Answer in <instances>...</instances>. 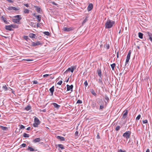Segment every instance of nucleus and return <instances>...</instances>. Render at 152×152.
<instances>
[{"mask_svg": "<svg viewBox=\"0 0 152 152\" xmlns=\"http://www.w3.org/2000/svg\"><path fill=\"white\" fill-rule=\"evenodd\" d=\"M63 30L65 31H69L73 30L72 27H64L63 28Z\"/></svg>", "mask_w": 152, "mask_h": 152, "instance_id": "6e6552de", "label": "nucleus"}, {"mask_svg": "<svg viewBox=\"0 0 152 152\" xmlns=\"http://www.w3.org/2000/svg\"><path fill=\"white\" fill-rule=\"evenodd\" d=\"M28 38V37L27 36H25L24 37V39H26L27 40V39Z\"/></svg>", "mask_w": 152, "mask_h": 152, "instance_id": "e2e57ef3", "label": "nucleus"}, {"mask_svg": "<svg viewBox=\"0 0 152 152\" xmlns=\"http://www.w3.org/2000/svg\"><path fill=\"white\" fill-rule=\"evenodd\" d=\"M52 104L57 109H58L60 107V106L59 105H58L57 104L55 103H53Z\"/></svg>", "mask_w": 152, "mask_h": 152, "instance_id": "a211bd4d", "label": "nucleus"}, {"mask_svg": "<svg viewBox=\"0 0 152 152\" xmlns=\"http://www.w3.org/2000/svg\"><path fill=\"white\" fill-rule=\"evenodd\" d=\"M62 83V80H60L57 83V84L59 85H61Z\"/></svg>", "mask_w": 152, "mask_h": 152, "instance_id": "37998d69", "label": "nucleus"}, {"mask_svg": "<svg viewBox=\"0 0 152 152\" xmlns=\"http://www.w3.org/2000/svg\"><path fill=\"white\" fill-rule=\"evenodd\" d=\"M76 66H72L70 68H69L64 73V74H67L68 72H73L74 69H76Z\"/></svg>", "mask_w": 152, "mask_h": 152, "instance_id": "20e7f679", "label": "nucleus"}, {"mask_svg": "<svg viewBox=\"0 0 152 152\" xmlns=\"http://www.w3.org/2000/svg\"><path fill=\"white\" fill-rule=\"evenodd\" d=\"M115 22L109 19L107 20L105 23V28H109L112 27L113 25L114 24Z\"/></svg>", "mask_w": 152, "mask_h": 152, "instance_id": "f257e3e1", "label": "nucleus"}, {"mask_svg": "<svg viewBox=\"0 0 152 152\" xmlns=\"http://www.w3.org/2000/svg\"><path fill=\"white\" fill-rule=\"evenodd\" d=\"M142 122L143 124H146V123H147L148 121L146 119V120H143Z\"/></svg>", "mask_w": 152, "mask_h": 152, "instance_id": "a18cd8bd", "label": "nucleus"}, {"mask_svg": "<svg viewBox=\"0 0 152 152\" xmlns=\"http://www.w3.org/2000/svg\"><path fill=\"white\" fill-rule=\"evenodd\" d=\"M7 86L8 85L3 86L2 87V90L4 91L5 92L7 91H8L10 88V87H8Z\"/></svg>", "mask_w": 152, "mask_h": 152, "instance_id": "0eeeda50", "label": "nucleus"}, {"mask_svg": "<svg viewBox=\"0 0 152 152\" xmlns=\"http://www.w3.org/2000/svg\"><path fill=\"white\" fill-rule=\"evenodd\" d=\"M7 9L9 10H13L15 11H18L20 9V8L19 7H9Z\"/></svg>", "mask_w": 152, "mask_h": 152, "instance_id": "423d86ee", "label": "nucleus"}, {"mask_svg": "<svg viewBox=\"0 0 152 152\" xmlns=\"http://www.w3.org/2000/svg\"><path fill=\"white\" fill-rule=\"evenodd\" d=\"M143 34L141 32H139L138 33V37L140 39H142L143 38Z\"/></svg>", "mask_w": 152, "mask_h": 152, "instance_id": "a878e982", "label": "nucleus"}, {"mask_svg": "<svg viewBox=\"0 0 152 152\" xmlns=\"http://www.w3.org/2000/svg\"><path fill=\"white\" fill-rule=\"evenodd\" d=\"M131 50H129V51L128 53L127 54V57L130 58V56H131Z\"/></svg>", "mask_w": 152, "mask_h": 152, "instance_id": "72a5a7b5", "label": "nucleus"}, {"mask_svg": "<svg viewBox=\"0 0 152 152\" xmlns=\"http://www.w3.org/2000/svg\"><path fill=\"white\" fill-rule=\"evenodd\" d=\"M27 151H37V150H35L33 148H32L30 146H28V147L27 148Z\"/></svg>", "mask_w": 152, "mask_h": 152, "instance_id": "6ab92c4d", "label": "nucleus"}, {"mask_svg": "<svg viewBox=\"0 0 152 152\" xmlns=\"http://www.w3.org/2000/svg\"><path fill=\"white\" fill-rule=\"evenodd\" d=\"M131 134V133L129 131H126L123 134V136L126 137L127 139H128L129 138Z\"/></svg>", "mask_w": 152, "mask_h": 152, "instance_id": "39448f33", "label": "nucleus"}, {"mask_svg": "<svg viewBox=\"0 0 152 152\" xmlns=\"http://www.w3.org/2000/svg\"><path fill=\"white\" fill-rule=\"evenodd\" d=\"M146 152H150V151L149 149H147Z\"/></svg>", "mask_w": 152, "mask_h": 152, "instance_id": "69168bd1", "label": "nucleus"}, {"mask_svg": "<svg viewBox=\"0 0 152 152\" xmlns=\"http://www.w3.org/2000/svg\"><path fill=\"white\" fill-rule=\"evenodd\" d=\"M33 83L34 84H37L38 83L37 80H34L33 81Z\"/></svg>", "mask_w": 152, "mask_h": 152, "instance_id": "603ef678", "label": "nucleus"}, {"mask_svg": "<svg viewBox=\"0 0 152 152\" xmlns=\"http://www.w3.org/2000/svg\"><path fill=\"white\" fill-rule=\"evenodd\" d=\"M115 63H113L112 64H111V65H110L111 66V67L112 68V69L113 70L114 69V68H115Z\"/></svg>", "mask_w": 152, "mask_h": 152, "instance_id": "2f4dec72", "label": "nucleus"}, {"mask_svg": "<svg viewBox=\"0 0 152 152\" xmlns=\"http://www.w3.org/2000/svg\"><path fill=\"white\" fill-rule=\"evenodd\" d=\"M24 5L27 7H29V5L28 4H24Z\"/></svg>", "mask_w": 152, "mask_h": 152, "instance_id": "bf43d9fd", "label": "nucleus"}, {"mask_svg": "<svg viewBox=\"0 0 152 152\" xmlns=\"http://www.w3.org/2000/svg\"><path fill=\"white\" fill-rule=\"evenodd\" d=\"M141 117V115L139 114V115L136 118V120H138L140 119Z\"/></svg>", "mask_w": 152, "mask_h": 152, "instance_id": "e433bc0d", "label": "nucleus"}, {"mask_svg": "<svg viewBox=\"0 0 152 152\" xmlns=\"http://www.w3.org/2000/svg\"><path fill=\"white\" fill-rule=\"evenodd\" d=\"M41 139L39 138H37L34 140L33 142H39L40 141Z\"/></svg>", "mask_w": 152, "mask_h": 152, "instance_id": "aec40b11", "label": "nucleus"}, {"mask_svg": "<svg viewBox=\"0 0 152 152\" xmlns=\"http://www.w3.org/2000/svg\"><path fill=\"white\" fill-rule=\"evenodd\" d=\"M35 7L36 8V10L39 13H40V10H41V9L38 7Z\"/></svg>", "mask_w": 152, "mask_h": 152, "instance_id": "473e14b6", "label": "nucleus"}, {"mask_svg": "<svg viewBox=\"0 0 152 152\" xmlns=\"http://www.w3.org/2000/svg\"><path fill=\"white\" fill-rule=\"evenodd\" d=\"M147 34L149 37V39L152 42V34L149 32H148Z\"/></svg>", "mask_w": 152, "mask_h": 152, "instance_id": "dca6fc26", "label": "nucleus"}, {"mask_svg": "<svg viewBox=\"0 0 152 152\" xmlns=\"http://www.w3.org/2000/svg\"><path fill=\"white\" fill-rule=\"evenodd\" d=\"M110 46L109 44H106L104 45V48L108 49L109 48Z\"/></svg>", "mask_w": 152, "mask_h": 152, "instance_id": "cd10ccee", "label": "nucleus"}, {"mask_svg": "<svg viewBox=\"0 0 152 152\" xmlns=\"http://www.w3.org/2000/svg\"><path fill=\"white\" fill-rule=\"evenodd\" d=\"M36 18L38 19V22H40L41 20V17L40 15H37L35 16Z\"/></svg>", "mask_w": 152, "mask_h": 152, "instance_id": "5701e85b", "label": "nucleus"}, {"mask_svg": "<svg viewBox=\"0 0 152 152\" xmlns=\"http://www.w3.org/2000/svg\"><path fill=\"white\" fill-rule=\"evenodd\" d=\"M49 90L50 91V93H51V96H52L53 95V93L54 91V86H52L51 88Z\"/></svg>", "mask_w": 152, "mask_h": 152, "instance_id": "4468645a", "label": "nucleus"}, {"mask_svg": "<svg viewBox=\"0 0 152 152\" xmlns=\"http://www.w3.org/2000/svg\"><path fill=\"white\" fill-rule=\"evenodd\" d=\"M78 132L77 131H76L75 133V136H78Z\"/></svg>", "mask_w": 152, "mask_h": 152, "instance_id": "8fccbe9b", "label": "nucleus"}, {"mask_svg": "<svg viewBox=\"0 0 152 152\" xmlns=\"http://www.w3.org/2000/svg\"><path fill=\"white\" fill-rule=\"evenodd\" d=\"M8 2L10 3H12L13 1L12 0H7Z\"/></svg>", "mask_w": 152, "mask_h": 152, "instance_id": "13d9d810", "label": "nucleus"}, {"mask_svg": "<svg viewBox=\"0 0 152 152\" xmlns=\"http://www.w3.org/2000/svg\"><path fill=\"white\" fill-rule=\"evenodd\" d=\"M40 26V23H38L37 24V27H39Z\"/></svg>", "mask_w": 152, "mask_h": 152, "instance_id": "680f3d73", "label": "nucleus"}, {"mask_svg": "<svg viewBox=\"0 0 152 152\" xmlns=\"http://www.w3.org/2000/svg\"><path fill=\"white\" fill-rule=\"evenodd\" d=\"M31 129V127H28L27 129H26V130H28V131H29V130H30Z\"/></svg>", "mask_w": 152, "mask_h": 152, "instance_id": "052dcab7", "label": "nucleus"}, {"mask_svg": "<svg viewBox=\"0 0 152 152\" xmlns=\"http://www.w3.org/2000/svg\"><path fill=\"white\" fill-rule=\"evenodd\" d=\"M42 111L44 112H46V110L45 109L42 110Z\"/></svg>", "mask_w": 152, "mask_h": 152, "instance_id": "0e129e2a", "label": "nucleus"}, {"mask_svg": "<svg viewBox=\"0 0 152 152\" xmlns=\"http://www.w3.org/2000/svg\"><path fill=\"white\" fill-rule=\"evenodd\" d=\"M126 112L124 113L123 116V118H125L126 117L128 114L127 110H126Z\"/></svg>", "mask_w": 152, "mask_h": 152, "instance_id": "412c9836", "label": "nucleus"}, {"mask_svg": "<svg viewBox=\"0 0 152 152\" xmlns=\"http://www.w3.org/2000/svg\"><path fill=\"white\" fill-rule=\"evenodd\" d=\"M44 34L47 36H49L50 35V33L48 31H45L44 32Z\"/></svg>", "mask_w": 152, "mask_h": 152, "instance_id": "4c0bfd02", "label": "nucleus"}, {"mask_svg": "<svg viewBox=\"0 0 152 152\" xmlns=\"http://www.w3.org/2000/svg\"><path fill=\"white\" fill-rule=\"evenodd\" d=\"M1 18V20L3 21L5 24H8L9 23V22L7 21L6 18L4 17L3 16H2Z\"/></svg>", "mask_w": 152, "mask_h": 152, "instance_id": "9d476101", "label": "nucleus"}, {"mask_svg": "<svg viewBox=\"0 0 152 152\" xmlns=\"http://www.w3.org/2000/svg\"><path fill=\"white\" fill-rule=\"evenodd\" d=\"M87 20V18H86L83 21V24H84V23H85L86 22Z\"/></svg>", "mask_w": 152, "mask_h": 152, "instance_id": "09e8293b", "label": "nucleus"}, {"mask_svg": "<svg viewBox=\"0 0 152 152\" xmlns=\"http://www.w3.org/2000/svg\"><path fill=\"white\" fill-rule=\"evenodd\" d=\"M56 138L57 139L60 140L61 141H63L65 140L64 138L62 137L57 136H56Z\"/></svg>", "mask_w": 152, "mask_h": 152, "instance_id": "2eb2a0df", "label": "nucleus"}, {"mask_svg": "<svg viewBox=\"0 0 152 152\" xmlns=\"http://www.w3.org/2000/svg\"><path fill=\"white\" fill-rule=\"evenodd\" d=\"M14 17L19 21L22 18L20 15H17L14 16Z\"/></svg>", "mask_w": 152, "mask_h": 152, "instance_id": "f3484780", "label": "nucleus"}, {"mask_svg": "<svg viewBox=\"0 0 152 152\" xmlns=\"http://www.w3.org/2000/svg\"><path fill=\"white\" fill-rule=\"evenodd\" d=\"M98 83H101V84H103V82L102 81V79H98Z\"/></svg>", "mask_w": 152, "mask_h": 152, "instance_id": "a19ab883", "label": "nucleus"}, {"mask_svg": "<svg viewBox=\"0 0 152 152\" xmlns=\"http://www.w3.org/2000/svg\"><path fill=\"white\" fill-rule=\"evenodd\" d=\"M130 58L126 57V62H125V65H126L127 64H128V63L129 61Z\"/></svg>", "mask_w": 152, "mask_h": 152, "instance_id": "7c9ffc66", "label": "nucleus"}, {"mask_svg": "<svg viewBox=\"0 0 152 152\" xmlns=\"http://www.w3.org/2000/svg\"><path fill=\"white\" fill-rule=\"evenodd\" d=\"M97 139H99L100 138V137L99 136V135L98 134H97Z\"/></svg>", "mask_w": 152, "mask_h": 152, "instance_id": "338daca9", "label": "nucleus"}, {"mask_svg": "<svg viewBox=\"0 0 152 152\" xmlns=\"http://www.w3.org/2000/svg\"><path fill=\"white\" fill-rule=\"evenodd\" d=\"M0 128H1L3 130L5 131L7 129V128L6 127L3 126H0Z\"/></svg>", "mask_w": 152, "mask_h": 152, "instance_id": "bb28decb", "label": "nucleus"}, {"mask_svg": "<svg viewBox=\"0 0 152 152\" xmlns=\"http://www.w3.org/2000/svg\"><path fill=\"white\" fill-rule=\"evenodd\" d=\"M34 123L33 124V126L35 127H37L38 125L40 123V121L39 119L35 116L34 117Z\"/></svg>", "mask_w": 152, "mask_h": 152, "instance_id": "f03ea898", "label": "nucleus"}, {"mask_svg": "<svg viewBox=\"0 0 152 152\" xmlns=\"http://www.w3.org/2000/svg\"><path fill=\"white\" fill-rule=\"evenodd\" d=\"M66 87L67 91H69V90H70L71 91H72L73 88V86L72 85H71L70 86H69L68 85H66Z\"/></svg>", "mask_w": 152, "mask_h": 152, "instance_id": "1a4fd4ad", "label": "nucleus"}, {"mask_svg": "<svg viewBox=\"0 0 152 152\" xmlns=\"http://www.w3.org/2000/svg\"><path fill=\"white\" fill-rule=\"evenodd\" d=\"M29 37L32 38H34L35 37V35L33 33L30 34H29Z\"/></svg>", "mask_w": 152, "mask_h": 152, "instance_id": "4be33fe9", "label": "nucleus"}, {"mask_svg": "<svg viewBox=\"0 0 152 152\" xmlns=\"http://www.w3.org/2000/svg\"><path fill=\"white\" fill-rule=\"evenodd\" d=\"M41 44L40 42L37 41L36 42H32L31 43L32 45L33 46H36L38 45H40Z\"/></svg>", "mask_w": 152, "mask_h": 152, "instance_id": "9b49d317", "label": "nucleus"}, {"mask_svg": "<svg viewBox=\"0 0 152 152\" xmlns=\"http://www.w3.org/2000/svg\"><path fill=\"white\" fill-rule=\"evenodd\" d=\"M12 21L13 22L16 23H18L19 22L18 20H16L15 18V19H14V18L12 19Z\"/></svg>", "mask_w": 152, "mask_h": 152, "instance_id": "c85d7f7f", "label": "nucleus"}, {"mask_svg": "<svg viewBox=\"0 0 152 152\" xmlns=\"http://www.w3.org/2000/svg\"><path fill=\"white\" fill-rule=\"evenodd\" d=\"M118 152H125V151H123V150H122L121 149H119L118 151Z\"/></svg>", "mask_w": 152, "mask_h": 152, "instance_id": "864d4df0", "label": "nucleus"}, {"mask_svg": "<svg viewBox=\"0 0 152 152\" xmlns=\"http://www.w3.org/2000/svg\"><path fill=\"white\" fill-rule=\"evenodd\" d=\"M49 75V74H45V75H43V77H46Z\"/></svg>", "mask_w": 152, "mask_h": 152, "instance_id": "5fc2aeb1", "label": "nucleus"}, {"mask_svg": "<svg viewBox=\"0 0 152 152\" xmlns=\"http://www.w3.org/2000/svg\"><path fill=\"white\" fill-rule=\"evenodd\" d=\"M97 72L98 74V75L100 77L102 78V72L101 69H98L97 70Z\"/></svg>", "mask_w": 152, "mask_h": 152, "instance_id": "ddd939ff", "label": "nucleus"}, {"mask_svg": "<svg viewBox=\"0 0 152 152\" xmlns=\"http://www.w3.org/2000/svg\"><path fill=\"white\" fill-rule=\"evenodd\" d=\"M17 28L15 25H6L5 26V28L7 30L9 31L12 30V28Z\"/></svg>", "mask_w": 152, "mask_h": 152, "instance_id": "7ed1b4c3", "label": "nucleus"}, {"mask_svg": "<svg viewBox=\"0 0 152 152\" xmlns=\"http://www.w3.org/2000/svg\"><path fill=\"white\" fill-rule=\"evenodd\" d=\"M82 103V102L81 100L80 99L78 100L77 102V104H81Z\"/></svg>", "mask_w": 152, "mask_h": 152, "instance_id": "ea45409f", "label": "nucleus"}, {"mask_svg": "<svg viewBox=\"0 0 152 152\" xmlns=\"http://www.w3.org/2000/svg\"><path fill=\"white\" fill-rule=\"evenodd\" d=\"M91 93L93 95L95 96H96V94L93 89L91 90Z\"/></svg>", "mask_w": 152, "mask_h": 152, "instance_id": "c9c22d12", "label": "nucleus"}, {"mask_svg": "<svg viewBox=\"0 0 152 152\" xmlns=\"http://www.w3.org/2000/svg\"><path fill=\"white\" fill-rule=\"evenodd\" d=\"M23 136L24 137H28L29 135L26 133H24L23 134Z\"/></svg>", "mask_w": 152, "mask_h": 152, "instance_id": "f704fd0d", "label": "nucleus"}, {"mask_svg": "<svg viewBox=\"0 0 152 152\" xmlns=\"http://www.w3.org/2000/svg\"><path fill=\"white\" fill-rule=\"evenodd\" d=\"M120 128V126H116L115 128V130L116 131H118Z\"/></svg>", "mask_w": 152, "mask_h": 152, "instance_id": "58836bf2", "label": "nucleus"}, {"mask_svg": "<svg viewBox=\"0 0 152 152\" xmlns=\"http://www.w3.org/2000/svg\"><path fill=\"white\" fill-rule=\"evenodd\" d=\"M104 107V106L103 105H100V109L102 110V109Z\"/></svg>", "mask_w": 152, "mask_h": 152, "instance_id": "3c124183", "label": "nucleus"}, {"mask_svg": "<svg viewBox=\"0 0 152 152\" xmlns=\"http://www.w3.org/2000/svg\"><path fill=\"white\" fill-rule=\"evenodd\" d=\"M69 77L66 80V82H68V81H69Z\"/></svg>", "mask_w": 152, "mask_h": 152, "instance_id": "774afa93", "label": "nucleus"}, {"mask_svg": "<svg viewBox=\"0 0 152 152\" xmlns=\"http://www.w3.org/2000/svg\"><path fill=\"white\" fill-rule=\"evenodd\" d=\"M105 99L107 101H108L109 100V97L105 95Z\"/></svg>", "mask_w": 152, "mask_h": 152, "instance_id": "49530a36", "label": "nucleus"}, {"mask_svg": "<svg viewBox=\"0 0 152 152\" xmlns=\"http://www.w3.org/2000/svg\"><path fill=\"white\" fill-rule=\"evenodd\" d=\"M25 128V126L22 125H21L20 126V129H24Z\"/></svg>", "mask_w": 152, "mask_h": 152, "instance_id": "79ce46f5", "label": "nucleus"}, {"mask_svg": "<svg viewBox=\"0 0 152 152\" xmlns=\"http://www.w3.org/2000/svg\"><path fill=\"white\" fill-rule=\"evenodd\" d=\"M29 10L27 9H24L23 12L25 13L28 14L29 13Z\"/></svg>", "mask_w": 152, "mask_h": 152, "instance_id": "393cba45", "label": "nucleus"}, {"mask_svg": "<svg viewBox=\"0 0 152 152\" xmlns=\"http://www.w3.org/2000/svg\"><path fill=\"white\" fill-rule=\"evenodd\" d=\"M26 144L23 143L20 145V146H21L23 147H26Z\"/></svg>", "mask_w": 152, "mask_h": 152, "instance_id": "de8ad7c7", "label": "nucleus"}, {"mask_svg": "<svg viewBox=\"0 0 152 152\" xmlns=\"http://www.w3.org/2000/svg\"><path fill=\"white\" fill-rule=\"evenodd\" d=\"M84 84L86 87H87L88 86V84L87 80H86L84 83Z\"/></svg>", "mask_w": 152, "mask_h": 152, "instance_id": "c03bdc74", "label": "nucleus"}, {"mask_svg": "<svg viewBox=\"0 0 152 152\" xmlns=\"http://www.w3.org/2000/svg\"><path fill=\"white\" fill-rule=\"evenodd\" d=\"M31 108V107L30 105H28L25 108V110H30Z\"/></svg>", "mask_w": 152, "mask_h": 152, "instance_id": "b1692460", "label": "nucleus"}, {"mask_svg": "<svg viewBox=\"0 0 152 152\" xmlns=\"http://www.w3.org/2000/svg\"><path fill=\"white\" fill-rule=\"evenodd\" d=\"M93 8V5L92 4H90L87 7V10L88 11L91 10Z\"/></svg>", "mask_w": 152, "mask_h": 152, "instance_id": "f8f14e48", "label": "nucleus"}, {"mask_svg": "<svg viewBox=\"0 0 152 152\" xmlns=\"http://www.w3.org/2000/svg\"><path fill=\"white\" fill-rule=\"evenodd\" d=\"M25 60H26V61H33L32 60H31V59H25Z\"/></svg>", "mask_w": 152, "mask_h": 152, "instance_id": "6e6d98bb", "label": "nucleus"}, {"mask_svg": "<svg viewBox=\"0 0 152 152\" xmlns=\"http://www.w3.org/2000/svg\"><path fill=\"white\" fill-rule=\"evenodd\" d=\"M52 4H53L54 5H57V4L56 3L54 2H52Z\"/></svg>", "mask_w": 152, "mask_h": 152, "instance_id": "4d7b16f0", "label": "nucleus"}, {"mask_svg": "<svg viewBox=\"0 0 152 152\" xmlns=\"http://www.w3.org/2000/svg\"><path fill=\"white\" fill-rule=\"evenodd\" d=\"M57 146L61 149H64V146L61 144H58Z\"/></svg>", "mask_w": 152, "mask_h": 152, "instance_id": "c756f323", "label": "nucleus"}]
</instances>
